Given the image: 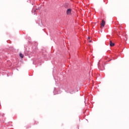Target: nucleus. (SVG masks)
Instances as JSON below:
<instances>
[{
  "mask_svg": "<svg viewBox=\"0 0 129 129\" xmlns=\"http://www.w3.org/2000/svg\"><path fill=\"white\" fill-rule=\"evenodd\" d=\"M105 26V21L104 20H102L101 23V28H103Z\"/></svg>",
  "mask_w": 129,
  "mask_h": 129,
  "instance_id": "f257e3e1",
  "label": "nucleus"
},
{
  "mask_svg": "<svg viewBox=\"0 0 129 129\" xmlns=\"http://www.w3.org/2000/svg\"><path fill=\"white\" fill-rule=\"evenodd\" d=\"M71 12H72L71 9H68V10L67 11V15H71Z\"/></svg>",
  "mask_w": 129,
  "mask_h": 129,
  "instance_id": "f03ea898",
  "label": "nucleus"
},
{
  "mask_svg": "<svg viewBox=\"0 0 129 129\" xmlns=\"http://www.w3.org/2000/svg\"><path fill=\"white\" fill-rule=\"evenodd\" d=\"M89 42H90V43H91V40H90Z\"/></svg>",
  "mask_w": 129,
  "mask_h": 129,
  "instance_id": "423d86ee",
  "label": "nucleus"
},
{
  "mask_svg": "<svg viewBox=\"0 0 129 129\" xmlns=\"http://www.w3.org/2000/svg\"><path fill=\"white\" fill-rule=\"evenodd\" d=\"M19 55L21 58H24V55H23L22 53H20Z\"/></svg>",
  "mask_w": 129,
  "mask_h": 129,
  "instance_id": "20e7f679",
  "label": "nucleus"
},
{
  "mask_svg": "<svg viewBox=\"0 0 129 129\" xmlns=\"http://www.w3.org/2000/svg\"><path fill=\"white\" fill-rule=\"evenodd\" d=\"M88 40H90V37H88Z\"/></svg>",
  "mask_w": 129,
  "mask_h": 129,
  "instance_id": "39448f33",
  "label": "nucleus"
},
{
  "mask_svg": "<svg viewBox=\"0 0 129 129\" xmlns=\"http://www.w3.org/2000/svg\"><path fill=\"white\" fill-rule=\"evenodd\" d=\"M110 47H113V46H114V43H113L111 41H110Z\"/></svg>",
  "mask_w": 129,
  "mask_h": 129,
  "instance_id": "7ed1b4c3",
  "label": "nucleus"
}]
</instances>
